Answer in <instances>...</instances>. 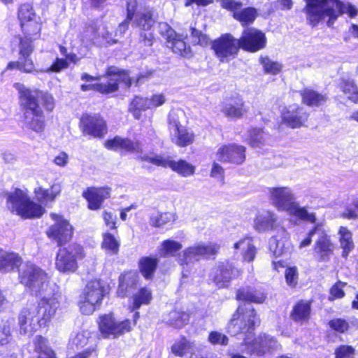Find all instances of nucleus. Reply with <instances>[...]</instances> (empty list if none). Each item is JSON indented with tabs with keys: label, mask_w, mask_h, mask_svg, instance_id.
<instances>
[{
	"label": "nucleus",
	"mask_w": 358,
	"mask_h": 358,
	"mask_svg": "<svg viewBox=\"0 0 358 358\" xmlns=\"http://www.w3.org/2000/svg\"><path fill=\"white\" fill-rule=\"evenodd\" d=\"M257 323L258 319L255 310L250 305H244L238 306L227 326L228 332L231 335H245L242 343L245 349L241 350V352L250 357L263 356L278 347L277 341L266 334H261L253 340L251 339Z\"/></svg>",
	"instance_id": "1"
},
{
	"label": "nucleus",
	"mask_w": 358,
	"mask_h": 358,
	"mask_svg": "<svg viewBox=\"0 0 358 358\" xmlns=\"http://www.w3.org/2000/svg\"><path fill=\"white\" fill-rule=\"evenodd\" d=\"M306 6L303 12L306 14V20L313 27L317 26L319 22L326 17L327 26L334 24L339 16L344 13L348 14L350 17H355L358 14V10L350 3H345L341 0H304Z\"/></svg>",
	"instance_id": "2"
},
{
	"label": "nucleus",
	"mask_w": 358,
	"mask_h": 358,
	"mask_svg": "<svg viewBox=\"0 0 358 358\" xmlns=\"http://www.w3.org/2000/svg\"><path fill=\"white\" fill-rule=\"evenodd\" d=\"M59 301L54 299L50 303L31 305L24 308L18 316L19 331L21 335L31 336L38 327H47L55 316Z\"/></svg>",
	"instance_id": "3"
},
{
	"label": "nucleus",
	"mask_w": 358,
	"mask_h": 358,
	"mask_svg": "<svg viewBox=\"0 0 358 358\" xmlns=\"http://www.w3.org/2000/svg\"><path fill=\"white\" fill-rule=\"evenodd\" d=\"M20 282L29 287L32 294L40 299L41 304L50 303L52 299L59 301V294L48 285L47 273L32 264L24 265L19 273Z\"/></svg>",
	"instance_id": "4"
},
{
	"label": "nucleus",
	"mask_w": 358,
	"mask_h": 358,
	"mask_svg": "<svg viewBox=\"0 0 358 358\" xmlns=\"http://www.w3.org/2000/svg\"><path fill=\"white\" fill-rule=\"evenodd\" d=\"M254 228L259 232L275 230L277 234L272 236L268 242L269 250L278 257L285 252V242L289 238V233L280 226L278 215L269 210L259 213L254 220Z\"/></svg>",
	"instance_id": "5"
},
{
	"label": "nucleus",
	"mask_w": 358,
	"mask_h": 358,
	"mask_svg": "<svg viewBox=\"0 0 358 358\" xmlns=\"http://www.w3.org/2000/svg\"><path fill=\"white\" fill-rule=\"evenodd\" d=\"M6 207L24 219L38 218L45 213L41 205L31 200L27 190L17 188L6 193Z\"/></svg>",
	"instance_id": "6"
},
{
	"label": "nucleus",
	"mask_w": 358,
	"mask_h": 358,
	"mask_svg": "<svg viewBox=\"0 0 358 358\" xmlns=\"http://www.w3.org/2000/svg\"><path fill=\"white\" fill-rule=\"evenodd\" d=\"M187 122L186 114L180 108L171 110L168 115V130L171 141L178 147L185 148L195 141V134L184 124Z\"/></svg>",
	"instance_id": "7"
},
{
	"label": "nucleus",
	"mask_w": 358,
	"mask_h": 358,
	"mask_svg": "<svg viewBox=\"0 0 358 358\" xmlns=\"http://www.w3.org/2000/svg\"><path fill=\"white\" fill-rule=\"evenodd\" d=\"M108 289V285L100 279L89 281L79 298L78 306L81 313L84 315L92 314L101 306Z\"/></svg>",
	"instance_id": "8"
},
{
	"label": "nucleus",
	"mask_w": 358,
	"mask_h": 358,
	"mask_svg": "<svg viewBox=\"0 0 358 358\" xmlns=\"http://www.w3.org/2000/svg\"><path fill=\"white\" fill-rule=\"evenodd\" d=\"M34 95L26 92L22 96H20L21 106L23 108L24 127L36 133L42 132L45 127V115L38 104L33 99Z\"/></svg>",
	"instance_id": "9"
},
{
	"label": "nucleus",
	"mask_w": 358,
	"mask_h": 358,
	"mask_svg": "<svg viewBox=\"0 0 358 358\" xmlns=\"http://www.w3.org/2000/svg\"><path fill=\"white\" fill-rule=\"evenodd\" d=\"M106 74L108 77L106 83L82 85L81 90L83 92L94 90L107 94L117 91L120 83L124 84L125 87H129L131 85V78L127 73L120 71L117 67H109Z\"/></svg>",
	"instance_id": "10"
},
{
	"label": "nucleus",
	"mask_w": 358,
	"mask_h": 358,
	"mask_svg": "<svg viewBox=\"0 0 358 358\" xmlns=\"http://www.w3.org/2000/svg\"><path fill=\"white\" fill-rule=\"evenodd\" d=\"M211 48L220 62L224 63L237 56L240 45L231 34H224L211 43Z\"/></svg>",
	"instance_id": "11"
},
{
	"label": "nucleus",
	"mask_w": 358,
	"mask_h": 358,
	"mask_svg": "<svg viewBox=\"0 0 358 358\" xmlns=\"http://www.w3.org/2000/svg\"><path fill=\"white\" fill-rule=\"evenodd\" d=\"M220 246L214 243H199L182 251L178 262L182 266L199 261L201 258H209L217 254Z\"/></svg>",
	"instance_id": "12"
},
{
	"label": "nucleus",
	"mask_w": 358,
	"mask_h": 358,
	"mask_svg": "<svg viewBox=\"0 0 358 358\" xmlns=\"http://www.w3.org/2000/svg\"><path fill=\"white\" fill-rule=\"evenodd\" d=\"M99 329L106 338H116L131 329V322L129 320L117 322L113 314H105L99 317Z\"/></svg>",
	"instance_id": "13"
},
{
	"label": "nucleus",
	"mask_w": 358,
	"mask_h": 358,
	"mask_svg": "<svg viewBox=\"0 0 358 358\" xmlns=\"http://www.w3.org/2000/svg\"><path fill=\"white\" fill-rule=\"evenodd\" d=\"M159 32L161 35L166 40V45L171 48L173 52L182 57H189L191 55V48L185 41L184 38L187 34H177L168 24L164 22L159 24Z\"/></svg>",
	"instance_id": "14"
},
{
	"label": "nucleus",
	"mask_w": 358,
	"mask_h": 358,
	"mask_svg": "<svg viewBox=\"0 0 358 358\" xmlns=\"http://www.w3.org/2000/svg\"><path fill=\"white\" fill-rule=\"evenodd\" d=\"M50 217L55 223L47 231L48 236L59 245L69 242L73 234V228L69 222L62 215L56 213H51Z\"/></svg>",
	"instance_id": "15"
},
{
	"label": "nucleus",
	"mask_w": 358,
	"mask_h": 358,
	"mask_svg": "<svg viewBox=\"0 0 358 358\" xmlns=\"http://www.w3.org/2000/svg\"><path fill=\"white\" fill-rule=\"evenodd\" d=\"M71 248H61L59 250L56 259L55 266L58 271L62 273L74 272L78 268L76 258L83 259L85 257L83 248L76 246L74 248L75 254L73 250H70Z\"/></svg>",
	"instance_id": "16"
},
{
	"label": "nucleus",
	"mask_w": 358,
	"mask_h": 358,
	"mask_svg": "<svg viewBox=\"0 0 358 358\" xmlns=\"http://www.w3.org/2000/svg\"><path fill=\"white\" fill-rule=\"evenodd\" d=\"M268 196L271 204L279 211H285L296 201L292 189L289 187H271Z\"/></svg>",
	"instance_id": "17"
},
{
	"label": "nucleus",
	"mask_w": 358,
	"mask_h": 358,
	"mask_svg": "<svg viewBox=\"0 0 358 358\" xmlns=\"http://www.w3.org/2000/svg\"><path fill=\"white\" fill-rule=\"evenodd\" d=\"M240 48L255 52L266 47V38L265 34L253 27L244 29L241 37L238 39Z\"/></svg>",
	"instance_id": "18"
},
{
	"label": "nucleus",
	"mask_w": 358,
	"mask_h": 358,
	"mask_svg": "<svg viewBox=\"0 0 358 358\" xmlns=\"http://www.w3.org/2000/svg\"><path fill=\"white\" fill-rule=\"evenodd\" d=\"M317 235L313 248L314 257L319 262H327L334 253V245L321 224Z\"/></svg>",
	"instance_id": "19"
},
{
	"label": "nucleus",
	"mask_w": 358,
	"mask_h": 358,
	"mask_svg": "<svg viewBox=\"0 0 358 358\" xmlns=\"http://www.w3.org/2000/svg\"><path fill=\"white\" fill-rule=\"evenodd\" d=\"M18 18L24 34L34 36L39 32L41 25L36 20V13L31 4L23 3L20 6Z\"/></svg>",
	"instance_id": "20"
},
{
	"label": "nucleus",
	"mask_w": 358,
	"mask_h": 358,
	"mask_svg": "<svg viewBox=\"0 0 358 358\" xmlns=\"http://www.w3.org/2000/svg\"><path fill=\"white\" fill-rule=\"evenodd\" d=\"M309 114L296 104L285 107L281 111L282 122L292 129L305 126Z\"/></svg>",
	"instance_id": "21"
},
{
	"label": "nucleus",
	"mask_w": 358,
	"mask_h": 358,
	"mask_svg": "<svg viewBox=\"0 0 358 358\" xmlns=\"http://www.w3.org/2000/svg\"><path fill=\"white\" fill-rule=\"evenodd\" d=\"M216 159L222 162L241 164L245 160V148L234 143L224 145L217 150Z\"/></svg>",
	"instance_id": "22"
},
{
	"label": "nucleus",
	"mask_w": 358,
	"mask_h": 358,
	"mask_svg": "<svg viewBox=\"0 0 358 358\" xmlns=\"http://www.w3.org/2000/svg\"><path fill=\"white\" fill-rule=\"evenodd\" d=\"M80 125L85 134L95 138L102 137L107 131L106 122L97 115H83L80 120Z\"/></svg>",
	"instance_id": "23"
},
{
	"label": "nucleus",
	"mask_w": 358,
	"mask_h": 358,
	"mask_svg": "<svg viewBox=\"0 0 358 358\" xmlns=\"http://www.w3.org/2000/svg\"><path fill=\"white\" fill-rule=\"evenodd\" d=\"M248 111V108L241 96L232 97L222 103L221 112L229 119H241Z\"/></svg>",
	"instance_id": "24"
},
{
	"label": "nucleus",
	"mask_w": 358,
	"mask_h": 358,
	"mask_svg": "<svg viewBox=\"0 0 358 358\" xmlns=\"http://www.w3.org/2000/svg\"><path fill=\"white\" fill-rule=\"evenodd\" d=\"M110 196V189L106 187H88L83 192V196L88 202V208L92 210L100 209L104 200Z\"/></svg>",
	"instance_id": "25"
},
{
	"label": "nucleus",
	"mask_w": 358,
	"mask_h": 358,
	"mask_svg": "<svg viewBox=\"0 0 358 358\" xmlns=\"http://www.w3.org/2000/svg\"><path fill=\"white\" fill-rule=\"evenodd\" d=\"M104 145L109 150H123L136 154L141 153L143 150L142 145L139 141H132L128 138H122L119 136L106 141Z\"/></svg>",
	"instance_id": "26"
},
{
	"label": "nucleus",
	"mask_w": 358,
	"mask_h": 358,
	"mask_svg": "<svg viewBox=\"0 0 358 358\" xmlns=\"http://www.w3.org/2000/svg\"><path fill=\"white\" fill-rule=\"evenodd\" d=\"M14 87L18 90L20 96H22L26 92H30L34 95V102L38 104V102L41 101L47 110L52 111L55 108L54 98L51 94L36 90L27 89L20 83H15Z\"/></svg>",
	"instance_id": "27"
},
{
	"label": "nucleus",
	"mask_w": 358,
	"mask_h": 358,
	"mask_svg": "<svg viewBox=\"0 0 358 358\" xmlns=\"http://www.w3.org/2000/svg\"><path fill=\"white\" fill-rule=\"evenodd\" d=\"M234 268L231 265H222L215 268L211 278L219 288L224 287L234 275Z\"/></svg>",
	"instance_id": "28"
},
{
	"label": "nucleus",
	"mask_w": 358,
	"mask_h": 358,
	"mask_svg": "<svg viewBox=\"0 0 358 358\" xmlns=\"http://www.w3.org/2000/svg\"><path fill=\"white\" fill-rule=\"evenodd\" d=\"M300 94L302 97L303 103L310 107L321 106L328 99L325 94L318 93L310 88H304L300 91Z\"/></svg>",
	"instance_id": "29"
},
{
	"label": "nucleus",
	"mask_w": 358,
	"mask_h": 358,
	"mask_svg": "<svg viewBox=\"0 0 358 358\" xmlns=\"http://www.w3.org/2000/svg\"><path fill=\"white\" fill-rule=\"evenodd\" d=\"M155 21L152 18V11L150 9L145 8L143 11L138 10L137 5L134 11L133 24L143 30H150Z\"/></svg>",
	"instance_id": "30"
},
{
	"label": "nucleus",
	"mask_w": 358,
	"mask_h": 358,
	"mask_svg": "<svg viewBox=\"0 0 358 358\" xmlns=\"http://www.w3.org/2000/svg\"><path fill=\"white\" fill-rule=\"evenodd\" d=\"M22 263L21 258L15 253L0 249V271L9 272L17 268Z\"/></svg>",
	"instance_id": "31"
},
{
	"label": "nucleus",
	"mask_w": 358,
	"mask_h": 358,
	"mask_svg": "<svg viewBox=\"0 0 358 358\" xmlns=\"http://www.w3.org/2000/svg\"><path fill=\"white\" fill-rule=\"evenodd\" d=\"M310 312V303L309 301H300L293 307L290 316L296 322H304L309 320Z\"/></svg>",
	"instance_id": "32"
},
{
	"label": "nucleus",
	"mask_w": 358,
	"mask_h": 358,
	"mask_svg": "<svg viewBox=\"0 0 358 358\" xmlns=\"http://www.w3.org/2000/svg\"><path fill=\"white\" fill-rule=\"evenodd\" d=\"M235 250H241L243 259L248 262H252L256 255V248L253 245V240L250 237H245L234 245Z\"/></svg>",
	"instance_id": "33"
},
{
	"label": "nucleus",
	"mask_w": 358,
	"mask_h": 358,
	"mask_svg": "<svg viewBox=\"0 0 358 358\" xmlns=\"http://www.w3.org/2000/svg\"><path fill=\"white\" fill-rule=\"evenodd\" d=\"M266 295L257 290L250 287H244L237 292L236 298L238 300L245 301L252 303H262L266 299Z\"/></svg>",
	"instance_id": "34"
},
{
	"label": "nucleus",
	"mask_w": 358,
	"mask_h": 358,
	"mask_svg": "<svg viewBox=\"0 0 358 358\" xmlns=\"http://www.w3.org/2000/svg\"><path fill=\"white\" fill-rule=\"evenodd\" d=\"M287 212L293 216L303 221L315 223L316 222V217L314 213L308 212L306 207H301L296 201L289 207Z\"/></svg>",
	"instance_id": "35"
},
{
	"label": "nucleus",
	"mask_w": 358,
	"mask_h": 358,
	"mask_svg": "<svg viewBox=\"0 0 358 358\" xmlns=\"http://www.w3.org/2000/svg\"><path fill=\"white\" fill-rule=\"evenodd\" d=\"M34 344L38 358H57L55 352L48 346L46 338L36 336L34 339Z\"/></svg>",
	"instance_id": "36"
},
{
	"label": "nucleus",
	"mask_w": 358,
	"mask_h": 358,
	"mask_svg": "<svg viewBox=\"0 0 358 358\" xmlns=\"http://www.w3.org/2000/svg\"><path fill=\"white\" fill-rule=\"evenodd\" d=\"M338 234L340 245L343 249L342 255L346 257L355 247L352 235L350 231L345 227H340Z\"/></svg>",
	"instance_id": "37"
},
{
	"label": "nucleus",
	"mask_w": 358,
	"mask_h": 358,
	"mask_svg": "<svg viewBox=\"0 0 358 358\" xmlns=\"http://www.w3.org/2000/svg\"><path fill=\"white\" fill-rule=\"evenodd\" d=\"M189 314L182 311L179 312L177 310H173L170 312L165 317V322L171 326L176 328H181L185 325L189 321Z\"/></svg>",
	"instance_id": "38"
},
{
	"label": "nucleus",
	"mask_w": 358,
	"mask_h": 358,
	"mask_svg": "<svg viewBox=\"0 0 358 358\" xmlns=\"http://www.w3.org/2000/svg\"><path fill=\"white\" fill-rule=\"evenodd\" d=\"M92 341V333L87 330H83L72 335L69 344L73 349L78 350L90 343Z\"/></svg>",
	"instance_id": "39"
},
{
	"label": "nucleus",
	"mask_w": 358,
	"mask_h": 358,
	"mask_svg": "<svg viewBox=\"0 0 358 358\" xmlns=\"http://www.w3.org/2000/svg\"><path fill=\"white\" fill-rule=\"evenodd\" d=\"M182 248L180 242L172 239L164 241L159 247V254L162 257H173Z\"/></svg>",
	"instance_id": "40"
},
{
	"label": "nucleus",
	"mask_w": 358,
	"mask_h": 358,
	"mask_svg": "<svg viewBox=\"0 0 358 358\" xmlns=\"http://www.w3.org/2000/svg\"><path fill=\"white\" fill-rule=\"evenodd\" d=\"M158 264V259L150 257H142L139 261V268L146 279L152 278Z\"/></svg>",
	"instance_id": "41"
},
{
	"label": "nucleus",
	"mask_w": 358,
	"mask_h": 358,
	"mask_svg": "<svg viewBox=\"0 0 358 358\" xmlns=\"http://www.w3.org/2000/svg\"><path fill=\"white\" fill-rule=\"evenodd\" d=\"M150 109L148 105V99L141 96H136L131 102L129 110L132 113L135 119L139 120L141 117V113Z\"/></svg>",
	"instance_id": "42"
},
{
	"label": "nucleus",
	"mask_w": 358,
	"mask_h": 358,
	"mask_svg": "<svg viewBox=\"0 0 358 358\" xmlns=\"http://www.w3.org/2000/svg\"><path fill=\"white\" fill-rule=\"evenodd\" d=\"M341 89L350 101L358 103V87L353 79H342Z\"/></svg>",
	"instance_id": "43"
},
{
	"label": "nucleus",
	"mask_w": 358,
	"mask_h": 358,
	"mask_svg": "<svg viewBox=\"0 0 358 358\" xmlns=\"http://www.w3.org/2000/svg\"><path fill=\"white\" fill-rule=\"evenodd\" d=\"M169 167L183 177H187L194 173L195 167L185 160L180 159L177 162L171 161Z\"/></svg>",
	"instance_id": "44"
},
{
	"label": "nucleus",
	"mask_w": 358,
	"mask_h": 358,
	"mask_svg": "<svg viewBox=\"0 0 358 358\" xmlns=\"http://www.w3.org/2000/svg\"><path fill=\"white\" fill-rule=\"evenodd\" d=\"M137 1L136 0H129L127 4V15L125 20L120 23L117 29L115 36L119 34L122 35L128 29L129 24L131 21L133 22L134 17V11L136 10Z\"/></svg>",
	"instance_id": "45"
},
{
	"label": "nucleus",
	"mask_w": 358,
	"mask_h": 358,
	"mask_svg": "<svg viewBox=\"0 0 358 358\" xmlns=\"http://www.w3.org/2000/svg\"><path fill=\"white\" fill-rule=\"evenodd\" d=\"M194 342L189 341L186 338H182L172 345L171 351L176 356L183 357L194 350Z\"/></svg>",
	"instance_id": "46"
},
{
	"label": "nucleus",
	"mask_w": 358,
	"mask_h": 358,
	"mask_svg": "<svg viewBox=\"0 0 358 358\" xmlns=\"http://www.w3.org/2000/svg\"><path fill=\"white\" fill-rule=\"evenodd\" d=\"M268 138V134L262 129L253 128L248 131L249 143L252 147H259L263 145Z\"/></svg>",
	"instance_id": "47"
},
{
	"label": "nucleus",
	"mask_w": 358,
	"mask_h": 358,
	"mask_svg": "<svg viewBox=\"0 0 358 358\" xmlns=\"http://www.w3.org/2000/svg\"><path fill=\"white\" fill-rule=\"evenodd\" d=\"M176 214L171 212L157 213L150 217V224L155 227H162L176 220Z\"/></svg>",
	"instance_id": "48"
},
{
	"label": "nucleus",
	"mask_w": 358,
	"mask_h": 358,
	"mask_svg": "<svg viewBox=\"0 0 358 358\" xmlns=\"http://www.w3.org/2000/svg\"><path fill=\"white\" fill-rule=\"evenodd\" d=\"M257 17V10L254 8H247L239 11H235L234 17L245 26L254 22Z\"/></svg>",
	"instance_id": "49"
},
{
	"label": "nucleus",
	"mask_w": 358,
	"mask_h": 358,
	"mask_svg": "<svg viewBox=\"0 0 358 358\" xmlns=\"http://www.w3.org/2000/svg\"><path fill=\"white\" fill-rule=\"evenodd\" d=\"M120 241L111 234L105 233L103 235L101 247L111 255H117L119 251Z\"/></svg>",
	"instance_id": "50"
},
{
	"label": "nucleus",
	"mask_w": 358,
	"mask_h": 358,
	"mask_svg": "<svg viewBox=\"0 0 358 358\" xmlns=\"http://www.w3.org/2000/svg\"><path fill=\"white\" fill-rule=\"evenodd\" d=\"M151 299V292L147 288L141 289L133 296V310L139 308L141 305L148 304Z\"/></svg>",
	"instance_id": "51"
},
{
	"label": "nucleus",
	"mask_w": 358,
	"mask_h": 358,
	"mask_svg": "<svg viewBox=\"0 0 358 358\" xmlns=\"http://www.w3.org/2000/svg\"><path fill=\"white\" fill-rule=\"evenodd\" d=\"M260 62L267 73L275 75L280 73L282 69V65L280 63L272 61L268 57H261Z\"/></svg>",
	"instance_id": "52"
},
{
	"label": "nucleus",
	"mask_w": 358,
	"mask_h": 358,
	"mask_svg": "<svg viewBox=\"0 0 358 358\" xmlns=\"http://www.w3.org/2000/svg\"><path fill=\"white\" fill-rule=\"evenodd\" d=\"M189 31L191 33L192 42L194 44H197L203 47L210 44V40L207 35L203 34L194 27H190Z\"/></svg>",
	"instance_id": "53"
},
{
	"label": "nucleus",
	"mask_w": 358,
	"mask_h": 358,
	"mask_svg": "<svg viewBox=\"0 0 358 358\" xmlns=\"http://www.w3.org/2000/svg\"><path fill=\"white\" fill-rule=\"evenodd\" d=\"M347 283L341 280L336 282L330 289V294L329 296V301H334L337 299H341L345 296L343 288L346 286Z\"/></svg>",
	"instance_id": "54"
},
{
	"label": "nucleus",
	"mask_w": 358,
	"mask_h": 358,
	"mask_svg": "<svg viewBox=\"0 0 358 358\" xmlns=\"http://www.w3.org/2000/svg\"><path fill=\"white\" fill-rule=\"evenodd\" d=\"M11 324L7 320L0 324V346L7 344L11 335Z\"/></svg>",
	"instance_id": "55"
},
{
	"label": "nucleus",
	"mask_w": 358,
	"mask_h": 358,
	"mask_svg": "<svg viewBox=\"0 0 358 358\" xmlns=\"http://www.w3.org/2000/svg\"><path fill=\"white\" fill-rule=\"evenodd\" d=\"M25 35V38L22 39L20 44V53L22 57H29L34 49L31 38L32 36Z\"/></svg>",
	"instance_id": "56"
},
{
	"label": "nucleus",
	"mask_w": 358,
	"mask_h": 358,
	"mask_svg": "<svg viewBox=\"0 0 358 358\" xmlns=\"http://www.w3.org/2000/svg\"><path fill=\"white\" fill-rule=\"evenodd\" d=\"M37 199L41 203L52 201L55 197L52 194L50 189H44L41 187L36 188L34 190Z\"/></svg>",
	"instance_id": "57"
},
{
	"label": "nucleus",
	"mask_w": 358,
	"mask_h": 358,
	"mask_svg": "<svg viewBox=\"0 0 358 358\" xmlns=\"http://www.w3.org/2000/svg\"><path fill=\"white\" fill-rule=\"evenodd\" d=\"M329 324L330 327L340 333L345 332L349 328L348 322L343 319L337 318L329 321Z\"/></svg>",
	"instance_id": "58"
},
{
	"label": "nucleus",
	"mask_w": 358,
	"mask_h": 358,
	"mask_svg": "<svg viewBox=\"0 0 358 358\" xmlns=\"http://www.w3.org/2000/svg\"><path fill=\"white\" fill-rule=\"evenodd\" d=\"M208 341L213 345H223L228 344L229 339L227 336L217 331H212L208 336Z\"/></svg>",
	"instance_id": "59"
},
{
	"label": "nucleus",
	"mask_w": 358,
	"mask_h": 358,
	"mask_svg": "<svg viewBox=\"0 0 358 358\" xmlns=\"http://www.w3.org/2000/svg\"><path fill=\"white\" fill-rule=\"evenodd\" d=\"M285 279L287 285L292 287L296 286L298 282V272L296 267H290L286 269Z\"/></svg>",
	"instance_id": "60"
},
{
	"label": "nucleus",
	"mask_w": 358,
	"mask_h": 358,
	"mask_svg": "<svg viewBox=\"0 0 358 358\" xmlns=\"http://www.w3.org/2000/svg\"><path fill=\"white\" fill-rule=\"evenodd\" d=\"M355 353V349L350 345H341L336 350V358H351Z\"/></svg>",
	"instance_id": "61"
},
{
	"label": "nucleus",
	"mask_w": 358,
	"mask_h": 358,
	"mask_svg": "<svg viewBox=\"0 0 358 358\" xmlns=\"http://www.w3.org/2000/svg\"><path fill=\"white\" fill-rule=\"evenodd\" d=\"M140 157L142 160L148 161L152 163L153 164L162 166H169V162H171V160H169L159 155H156L154 157L144 155L141 156Z\"/></svg>",
	"instance_id": "62"
},
{
	"label": "nucleus",
	"mask_w": 358,
	"mask_h": 358,
	"mask_svg": "<svg viewBox=\"0 0 358 358\" xmlns=\"http://www.w3.org/2000/svg\"><path fill=\"white\" fill-rule=\"evenodd\" d=\"M320 224H316L314 227L309 231L307 236L303 238L299 243V248L300 249L309 246L312 243V237L317 234L318 230L320 229Z\"/></svg>",
	"instance_id": "63"
},
{
	"label": "nucleus",
	"mask_w": 358,
	"mask_h": 358,
	"mask_svg": "<svg viewBox=\"0 0 358 358\" xmlns=\"http://www.w3.org/2000/svg\"><path fill=\"white\" fill-rule=\"evenodd\" d=\"M358 199L353 202L352 207H348L344 212L342 213L341 216L348 219H357L358 218Z\"/></svg>",
	"instance_id": "64"
}]
</instances>
